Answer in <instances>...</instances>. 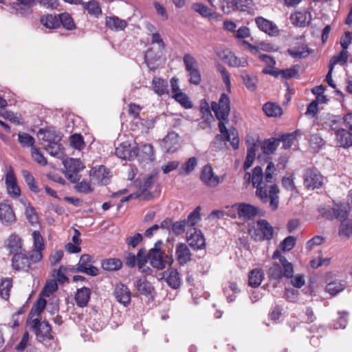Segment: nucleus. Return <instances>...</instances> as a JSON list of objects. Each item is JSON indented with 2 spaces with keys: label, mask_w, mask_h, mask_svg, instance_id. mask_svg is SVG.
<instances>
[{
  "label": "nucleus",
  "mask_w": 352,
  "mask_h": 352,
  "mask_svg": "<svg viewBox=\"0 0 352 352\" xmlns=\"http://www.w3.org/2000/svg\"><path fill=\"white\" fill-rule=\"evenodd\" d=\"M226 7L221 6V9L226 14H229L232 10L241 12H250L252 7V0H226Z\"/></svg>",
  "instance_id": "obj_12"
},
{
  "label": "nucleus",
  "mask_w": 352,
  "mask_h": 352,
  "mask_svg": "<svg viewBox=\"0 0 352 352\" xmlns=\"http://www.w3.org/2000/svg\"><path fill=\"white\" fill-rule=\"evenodd\" d=\"M16 221L14 211L10 204L6 201L0 203V222L3 226H9Z\"/></svg>",
  "instance_id": "obj_17"
},
{
  "label": "nucleus",
  "mask_w": 352,
  "mask_h": 352,
  "mask_svg": "<svg viewBox=\"0 0 352 352\" xmlns=\"http://www.w3.org/2000/svg\"><path fill=\"white\" fill-rule=\"evenodd\" d=\"M309 144L311 148L316 151L323 146L324 141L319 133H312L309 138Z\"/></svg>",
  "instance_id": "obj_64"
},
{
  "label": "nucleus",
  "mask_w": 352,
  "mask_h": 352,
  "mask_svg": "<svg viewBox=\"0 0 352 352\" xmlns=\"http://www.w3.org/2000/svg\"><path fill=\"white\" fill-rule=\"evenodd\" d=\"M12 267L14 271L28 272L31 267L34 259L32 257V253H28L26 250L19 252L14 254L11 259Z\"/></svg>",
  "instance_id": "obj_7"
},
{
  "label": "nucleus",
  "mask_w": 352,
  "mask_h": 352,
  "mask_svg": "<svg viewBox=\"0 0 352 352\" xmlns=\"http://www.w3.org/2000/svg\"><path fill=\"white\" fill-rule=\"evenodd\" d=\"M5 247L9 254L14 255L19 252L25 250L23 247L22 239L16 234H12L6 240Z\"/></svg>",
  "instance_id": "obj_23"
},
{
  "label": "nucleus",
  "mask_w": 352,
  "mask_h": 352,
  "mask_svg": "<svg viewBox=\"0 0 352 352\" xmlns=\"http://www.w3.org/2000/svg\"><path fill=\"white\" fill-rule=\"evenodd\" d=\"M161 146L166 153H173L180 147L178 133H167L162 140Z\"/></svg>",
  "instance_id": "obj_20"
},
{
  "label": "nucleus",
  "mask_w": 352,
  "mask_h": 352,
  "mask_svg": "<svg viewBox=\"0 0 352 352\" xmlns=\"http://www.w3.org/2000/svg\"><path fill=\"white\" fill-rule=\"evenodd\" d=\"M91 290L89 288L82 287L78 289L75 295V300L78 306L85 307L89 301Z\"/></svg>",
  "instance_id": "obj_33"
},
{
  "label": "nucleus",
  "mask_w": 352,
  "mask_h": 352,
  "mask_svg": "<svg viewBox=\"0 0 352 352\" xmlns=\"http://www.w3.org/2000/svg\"><path fill=\"white\" fill-rule=\"evenodd\" d=\"M152 86L155 93L160 96L168 93V82L162 78L154 77L152 80Z\"/></svg>",
  "instance_id": "obj_40"
},
{
  "label": "nucleus",
  "mask_w": 352,
  "mask_h": 352,
  "mask_svg": "<svg viewBox=\"0 0 352 352\" xmlns=\"http://www.w3.org/2000/svg\"><path fill=\"white\" fill-rule=\"evenodd\" d=\"M200 207H197L188 217L187 219H184L186 222V225L190 228L194 226L200 221Z\"/></svg>",
  "instance_id": "obj_55"
},
{
  "label": "nucleus",
  "mask_w": 352,
  "mask_h": 352,
  "mask_svg": "<svg viewBox=\"0 0 352 352\" xmlns=\"http://www.w3.org/2000/svg\"><path fill=\"white\" fill-rule=\"evenodd\" d=\"M32 238L34 240V250L32 252V257L34 259V262H38L42 259L41 252L45 248L43 238L38 230L32 232Z\"/></svg>",
  "instance_id": "obj_24"
},
{
  "label": "nucleus",
  "mask_w": 352,
  "mask_h": 352,
  "mask_svg": "<svg viewBox=\"0 0 352 352\" xmlns=\"http://www.w3.org/2000/svg\"><path fill=\"white\" fill-rule=\"evenodd\" d=\"M344 289V285L340 281H333L328 283L325 290L331 296H335Z\"/></svg>",
  "instance_id": "obj_58"
},
{
  "label": "nucleus",
  "mask_w": 352,
  "mask_h": 352,
  "mask_svg": "<svg viewBox=\"0 0 352 352\" xmlns=\"http://www.w3.org/2000/svg\"><path fill=\"white\" fill-rule=\"evenodd\" d=\"M341 225L339 230L340 236H349L352 234V221L347 219V217L340 221Z\"/></svg>",
  "instance_id": "obj_60"
},
{
  "label": "nucleus",
  "mask_w": 352,
  "mask_h": 352,
  "mask_svg": "<svg viewBox=\"0 0 352 352\" xmlns=\"http://www.w3.org/2000/svg\"><path fill=\"white\" fill-rule=\"evenodd\" d=\"M82 123L81 118L74 115H69L65 119V132H80V131H85V126Z\"/></svg>",
  "instance_id": "obj_25"
},
{
  "label": "nucleus",
  "mask_w": 352,
  "mask_h": 352,
  "mask_svg": "<svg viewBox=\"0 0 352 352\" xmlns=\"http://www.w3.org/2000/svg\"><path fill=\"white\" fill-rule=\"evenodd\" d=\"M82 5L84 9L91 15L98 16L102 14L100 3L96 1L91 0L89 2H83Z\"/></svg>",
  "instance_id": "obj_45"
},
{
  "label": "nucleus",
  "mask_w": 352,
  "mask_h": 352,
  "mask_svg": "<svg viewBox=\"0 0 352 352\" xmlns=\"http://www.w3.org/2000/svg\"><path fill=\"white\" fill-rule=\"evenodd\" d=\"M41 23L49 29H57L59 28L58 15L51 14L43 15L40 19Z\"/></svg>",
  "instance_id": "obj_41"
},
{
  "label": "nucleus",
  "mask_w": 352,
  "mask_h": 352,
  "mask_svg": "<svg viewBox=\"0 0 352 352\" xmlns=\"http://www.w3.org/2000/svg\"><path fill=\"white\" fill-rule=\"evenodd\" d=\"M300 66L298 65H294L292 68L281 69L282 77L285 79H289L296 77L298 75V71Z\"/></svg>",
  "instance_id": "obj_62"
},
{
  "label": "nucleus",
  "mask_w": 352,
  "mask_h": 352,
  "mask_svg": "<svg viewBox=\"0 0 352 352\" xmlns=\"http://www.w3.org/2000/svg\"><path fill=\"white\" fill-rule=\"evenodd\" d=\"M92 257L89 254H82L76 265L75 272L95 276L98 274V269L91 265Z\"/></svg>",
  "instance_id": "obj_13"
},
{
  "label": "nucleus",
  "mask_w": 352,
  "mask_h": 352,
  "mask_svg": "<svg viewBox=\"0 0 352 352\" xmlns=\"http://www.w3.org/2000/svg\"><path fill=\"white\" fill-rule=\"evenodd\" d=\"M113 296L119 303L125 307L128 306L131 302V292L129 287L122 283L115 285Z\"/></svg>",
  "instance_id": "obj_16"
},
{
  "label": "nucleus",
  "mask_w": 352,
  "mask_h": 352,
  "mask_svg": "<svg viewBox=\"0 0 352 352\" xmlns=\"http://www.w3.org/2000/svg\"><path fill=\"white\" fill-rule=\"evenodd\" d=\"M58 289V285L55 280H51L45 284L43 287L41 294L44 296L49 297L52 294L56 292Z\"/></svg>",
  "instance_id": "obj_61"
},
{
  "label": "nucleus",
  "mask_w": 352,
  "mask_h": 352,
  "mask_svg": "<svg viewBox=\"0 0 352 352\" xmlns=\"http://www.w3.org/2000/svg\"><path fill=\"white\" fill-rule=\"evenodd\" d=\"M183 61L185 69L187 72L198 68V63L196 59L190 54H184Z\"/></svg>",
  "instance_id": "obj_59"
},
{
  "label": "nucleus",
  "mask_w": 352,
  "mask_h": 352,
  "mask_svg": "<svg viewBox=\"0 0 352 352\" xmlns=\"http://www.w3.org/2000/svg\"><path fill=\"white\" fill-rule=\"evenodd\" d=\"M194 11L199 13L203 17H208L210 16L211 10L206 6L201 3H195L192 6Z\"/></svg>",
  "instance_id": "obj_63"
},
{
  "label": "nucleus",
  "mask_w": 352,
  "mask_h": 352,
  "mask_svg": "<svg viewBox=\"0 0 352 352\" xmlns=\"http://www.w3.org/2000/svg\"><path fill=\"white\" fill-rule=\"evenodd\" d=\"M272 258L278 261L273 263L269 269L268 274L270 278L279 280L283 277L287 278L293 277V265L285 256H282L280 250H275L273 253Z\"/></svg>",
  "instance_id": "obj_3"
},
{
  "label": "nucleus",
  "mask_w": 352,
  "mask_h": 352,
  "mask_svg": "<svg viewBox=\"0 0 352 352\" xmlns=\"http://www.w3.org/2000/svg\"><path fill=\"white\" fill-rule=\"evenodd\" d=\"M312 50L309 48L307 45H301L298 47H294L288 50L289 54L294 58H305L312 53Z\"/></svg>",
  "instance_id": "obj_35"
},
{
  "label": "nucleus",
  "mask_w": 352,
  "mask_h": 352,
  "mask_svg": "<svg viewBox=\"0 0 352 352\" xmlns=\"http://www.w3.org/2000/svg\"><path fill=\"white\" fill-rule=\"evenodd\" d=\"M12 287V281L11 278H5L2 279L0 283V296L5 300H8L10 297V292Z\"/></svg>",
  "instance_id": "obj_49"
},
{
  "label": "nucleus",
  "mask_w": 352,
  "mask_h": 352,
  "mask_svg": "<svg viewBox=\"0 0 352 352\" xmlns=\"http://www.w3.org/2000/svg\"><path fill=\"white\" fill-rule=\"evenodd\" d=\"M263 278V274L261 270L254 269L250 272L249 285L252 287H258Z\"/></svg>",
  "instance_id": "obj_48"
},
{
  "label": "nucleus",
  "mask_w": 352,
  "mask_h": 352,
  "mask_svg": "<svg viewBox=\"0 0 352 352\" xmlns=\"http://www.w3.org/2000/svg\"><path fill=\"white\" fill-rule=\"evenodd\" d=\"M241 78L249 91H254L257 89L258 78L256 76L249 74L246 71H242Z\"/></svg>",
  "instance_id": "obj_37"
},
{
  "label": "nucleus",
  "mask_w": 352,
  "mask_h": 352,
  "mask_svg": "<svg viewBox=\"0 0 352 352\" xmlns=\"http://www.w3.org/2000/svg\"><path fill=\"white\" fill-rule=\"evenodd\" d=\"M186 237L189 245L194 250H201L206 245L205 239L201 232L195 228L188 230Z\"/></svg>",
  "instance_id": "obj_15"
},
{
  "label": "nucleus",
  "mask_w": 352,
  "mask_h": 352,
  "mask_svg": "<svg viewBox=\"0 0 352 352\" xmlns=\"http://www.w3.org/2000/svg\"><path fill=\"white\" fill-rule=\"evenodd\" d=\"M38 138L47 152L58 159L64 157V148L60 143L62 136L60 133H38Z\"/></svg>",
  "instance_id": "obj_5"
},
{
  "label": "nucleus",
  "mask_w": 352,
  "mask_h": 352,
  "mask_svg": "<svg viewBox=\"0 0 352 352\" xmlns=\"http://www.w3.org/2000/svg\"><path fill=\"white\" fill-rule=\"evenodd\" d=\"M320 214L327 219H337L340 221L344 220L348 213L343 206L335 205L333 208H322L319 209Z\"/></svg>",
  "instance_id": "obj_14"
},
{
  "label": "nucleus",
  "mask_w": 352,
  "mask_h": 352,
  "mask_svg": "<svg viewBox=\"0 0 352 352\" xmlns=\"http://www.w3.org/2000/svg\"><path fill=\"white\" fill-rule=\"evenodd\" d=\"M251 137H248L247 142L248 144V153L246 156V160L243 164V168L245 170L249 169L250 166L252 165L254 157L256 156V150L260 146V142L258 141L257 138H252L253 142H250Z\"/></svg>",
  "instance_id": "obj_27"
},
{
  "label": "nucleus",
  "mask_w": 352,
  "mask_h": 352,
  "mask_svg": "<svg viewBox=\"0 0 352 352\" xmlns=\"http://www.w3.org/2000/svg\"><path fill=\"white\" fill-rule=\"evenodd\" d=\"M166 282L173 289H177L182 283L180 274L176 269L169 268L163 273Z\"/></svg>",
  "instance_id": "obj_28"
},
{
  "label": "nucleus",
  "mask_w": 352,
  "mask_h": 352,
  "mask_svg": "<svg viewBox=\"0 0 352 352\" xmlns=\"http://www.w3.org/2000/svg\"><path fill=\"white\" fill-rule=\"evenodd\" d=\"M175 256L177 261L181 265H186L191 260V253L186 244L179 243L177 245Z\"/></svg>",
  "instance_id": "obj_31"
},
{
  "label": "nucleus",
  "mask_w": 352,
  "mask_h": 352,
  "mask_svg": "<svg viewBox=\"0 0 352 352\" xmlns=\"http://www.w3.org/2000/svg\"><path fill=\"white\" fill-rule=\"evenodd\" d=\"M106 26L111 30L120 31L127 26V23L125 20L116 16H107L106 17Z\"/></svg>",
  "instance_id": "obj_34"
},
{
  "label": "nucleus",
  "mask_w": 352,
  "mask_h": 352,
  "mask_svg": "<svg viewBox=\"0 0 352 352\" xmlns=\"http://www.w3.org/2000/svg\"><path fill=\"white\" fill-rule=\"evenodd\" d=\"M66 170L69 172H80L84 168V165L79 159L68 158L63 161Z\"/></svg>",
  "instance_id": "obj_42"
},
{
  "label": "nucleus",
  "mask_w": 352,
  "mask_h": 352,
  "mask_svg": "<svg viewBox=\"0 0 352 352\" xmlns=\"http://www.w3.org/2000/svg\"><path fill=\"white\" fill-rule=\"evenodd\" d=\"M162 245V241H157L154 247L149 250L148 255L144 248H141L138 250L135 256L137 265L139 269H142L145 265L148 258L150 260L151 265L158 270H162L165 268L167 265H171L173 263V260L172 257L165 254L164 252L161 251Z\"/></svg>",
  "instance_id": "obj_2"
},
{
  "label": "nucleus",
  "mask_w": 352,
  "mask_h": 352,
  "mask_svg": "<svg viewBox=\"0 0 352 352\" xmlns=\"http://www.w3.org/2000/svg\"><path fill=\"white\" fill-rule=\"evenodd\" d=\"M122 266V261L118 258H108L102 261V267L106 271H116Z\"/></svg>",
  "instance_id": "obj_46"
},
{
  "label": "nucleus",
  "mask_w": 352,
  "mask_h": 352,
  "mask_svg": "<svg viewBox=\"0 0 352 352\" xmlns=\"http://www.w3.org/2000/svg\"><path fill=\"white\" fill-rule=\"evenodd\" d=\"M22 175L30 190L36 193L39 192L40 190L35 184L33 175L26 170H22Z\"/></svg>",
  "instance_id": "obj_54"
},
{
  "label": "nucleus",
  "mask_w": 352,
  "mask_h": 352,
  "mask_svg": "<svg viewBox=\"0 0 352 352\" xmlns=\"http://www.w3.org/2000/svg\"><path fill=\"white\" fill-rule=\"evenodd\" d=\"M162 56V50L155 52L153 48H148L144 54V62L150 70L155 71L157 68L156 62Z\"/></svg>",
  "instance_id": "obj_32"
},
{
  "label": "nucleus",
  "mask_w": 352,
  "mask_h": 352,
  "mask_svg": "<svg viewBox=\"0 0 352 352\" xmlns=\"http://www.w3.org/2000/svg\"><path fill=\"white\" fill-rule=\"evenodd\" d=\"M173 98L185 109H191L193 107L189 97L182 91H179L174 94Z\"/></svg>",
  "instance_id": "obj_52"
},
{
  "label": "nucleus",
  "mask_w": 352,
  "mask_h": 352,
  "mask_svg": "<svg viewBox=\"0 0 352 352\" xmlns=\"http://www.w3.org/2000/svg\"><path fill=\"white\" fill-rule=\"evenodd\" d=\"M59 28L63 27L68 30L76 29V24L72 16L67 12H63L58 14Z\"/></svg>",
  "instance_id": "obj_43"
},
{
  "label": "nucleus",
  "mask_w": 352,
  "mask_h": 352,
  "mask_svg": "<svg viewBox=\"0 0 352 352\" xmlns=\"http://www.w3.org/2000/svg\"><path fill=\"white\" fill-rule=\"evenodd\" d=\"M157 179V174L152 173L148 175V176L144 177L142 179L136 180L135 186L138 188L140 192L137 194L135 196L134 195L131 194L121 199V202H126L134 197H139L142 199L150 200L154 198L155 195L153 192L150 191V190L155 185Z\"/></svg>",
  "instance_id": "obj_6"
},
{
  "label": "nucleus",
  "mask_w": 352,
  "mask_h": 352,
  "mask_svg": "<svg viewBox=\"0 0 352 352\" xmlns=\"http://www.w3.org/2000/svg\"><path fill=\"white\" fill-rule=\"evenodd\" d=\"M255 22L259 30L268 35L275 36L279 34V29L274 22L262 16L256 17Z\"/></svg>",
  "instance_id": "obj_22"
},
{
  "label": "nucleus",
  "mask_w": 352,
  "mask_h": 352,
  "mask_svg": "<svg viewBox=\"0 0 352 352\" xmlns=\"http://www.w3.org/2000/svg\"><path fill=\"white\" fill-rule=\"evenodd\" d=\"M197 159L195 157H190L188 161L179 168V174L187 175L190 174L197 166Z\"/></svg>",
  "instance_id": "obj_50"
},
{
  "label": "nucleus",
  "mask_w": 352,
  "mask_h": 352,
  "mask_svg": "<svg viewBox=\"0 0 352 352\" xmlns=\"http://www.w3.org/2000/svg\"><path fill=\"white\" fill-rule=\"evenodd\" d=\"M323 182V177L317 170H307L304 175V185L310 189L320 188Z\"/></svg>",
  "instance_id": "obj_18"
},
{
  "label": "nucleus",
  "mask_w": 352,
  "mask_h": 352,
  "mask_svg": "<svg viewBox=\"0 0 352 352\" xmlns=\"http://www.w3.org/2000/svg\"><path fill=\"white\" fill-rule=\"evenodd\" d=\"M21 202L23 204L24 208H25V214L27 219L32 224L36 223L38 218L34 207H32L29 203H26L22 199L21 200Z\"/></svg>",
  "instance_id": "obj_53"
},
{
  "label": "nucleus",
  "mask_w": 352,
  "mask_h": 352,
  "mask_svg": "<svg viewBox=\"0 0 352 352\" xmlns=\"http://www.w3.org/2000/svg\"><path fill=\"white\" fill-rule=\"evenodd\" d=\"M339 146L344 148L352 146V133H336Z\"/></svg>",
  "instance_id": "obj_56"
},
{
  "label": "nucleus",
  "mask_w": 352,
  "mask_h": 352,
  "mask_svg": "<svg viewBox=\"0 0 352 352\" xmlns=\"http://www.w3.org/2000/svg\"><path fill=\"white\" fill-rule=\"evenodd\" d=\"M70 146L79 151L85 147V141L80 133H73L69 138Z\"/></svg>",
  "instance_id": "obj_51"
},
{
  "label": "nucleus",
  "mask_w": 352,
  "mask_h": 352,
  "mask_svg": "<svg viewBox=\"0 0 352 352\" xmlns=\"http://www.w3.org/2000/svg\"><path fill=\"white\" fill-rule=\"evenodd\" d=\"M211 109L219 122V132H229L226 126L230 112V100L229 96L223 93L221 94L218 102H212Z\"/></svg>",
  "instance_id": "obj_4"
},
{
  "label": "nucleus",
  "mask_w": 352,
  "mask_h": 352,
  "mask_svg": "<svg viewBox=\"0 0 352 352\" xmlns=\"http://www.w3.org/2000/svg\"><path fill=\"white\" fill-rule=\"evenodd\" d=\"M135 287L138 293L146 297L153 298L155 288L146 278H139L135 281Z\"/></svg>",
  "instance_id": "obj_30"
},
{
  "label": "nucleus",
  "mask_w": 352,
  "mask_h": 352,
  "mask_svg": "<svg viewBox=\"0 0 352 352\" xmlns=\"http://www.w3.org/2000/svg\"><path fill=\"white\" fill-rule=\"evenodd\" d=\"M263 110L268 117H280L283 114L282 107L274 103L268 102L263 107Z\"/></svg>",
  "instance_id": "obj_39"
},
{
  "label": "nucleus",
  "mask_w": 352,
  "mask_h": 352,
  "mask_svg": "<svg viewBox=\"0 0 352 352\" xmlns=\"http://www.w3.org/2000/svg\"><path fill=\"white\" fill-rule=\"evenodd\" d=\"M211 106L210 107L208 102L206 99L200 100V111L202 114V117L206 121L213 120V116L211 113Z\"/></svg>",
  "instance_id": "obj_57"
},
{
  "label": "nucleus",
  "mask_w": 352,
  "mask_h": 352,
  "mask_svg": "<svg viewBox=\"0 0 352 352\" xmlns=\"http://www.w3.org/2000/svg\"><path fill=\"white\" fill-rule=\"evenodd\" d=\"M290 20L292 24L296 26L306 27L309 24L311 20V13L307 10L299 11L292 14Z\"/></svg>",
  "instance_id": "obj_29"
},
{
  "label": "nucleus",
  "mask_w": 352,
  "mask_h": 352,
  "mask_svg": "<svg viewBox=\"0 0 352 352\" xmlns=\"http://www.w3.org/2000/svg\"><path fill=\"white\" fill-rule=\"evenodd\" d=\"M280 139L270 138L265 140L261 144L263 152L266 155L272 154L279 145Z\"/></svg>",
  "instance_id": "obj_44"
},
{
  "label": "nucleus",
  "mask_w": 352,
  "mask_h": 352,
  "mask_svg": "<svg viewBox=\"0 0 352 352\" xmlns=\"http://www.w3.org/2000/svg\"><path fill=\"white\" fill-rule=\"evenodd\" d=\"M200 179L206 186L215 188L224 181V177L216 175L211 166L206 165L201 171Z\"/></svg>",
  "instance_id": "obj_10"
},
{
  "label": "nucleus",
  "mask_w": 352,
  "mask_h": 352,
  "mask_svg": "<svg viewBox=\"0 0 352 352\" xmlns=\"http://www.w3.org/2000/svg\"><path fill=\"white\" fill-rule=\"evenodd\" d=\"M90 177L100 185H107L109 180V172L104 166L93 168L90 170Z\"/></svg>",
  "instance_id": "obj_26"
},
{
  "label": "nucleus",
  "mask_w": 352,
  "mask_h": 352,
  "mask_svg": "<svg viewBox=\"0 0 352 352\" xmlns=\"http://www.w3.org/2000/svg\"><path fill=\"white\" fill-rule=\"evenodd\" d=\"M5 183L8 194L12 197H17L21 195V190L16 182V178L12 167L6 173Z\"/></svg>",
  "instance_id": "obj_21"
},
{
  "label": "nucleus",
  "mask_w": 352,
  "mask_h": 352,
  "mask_svg": "<svg viewBox=\"0 0 352 352\" xmlns=\"http://www.w3.org/2000/svg\"><path fill=\"white\" fill-rule=\"evenodd\" d=\"M258 230L262 233V239L270 240L272 239L274 234L273 227L265 219H260L257 221Z\"/></svg>",
  "instance_id": "obj_38"
},
{
  "label": "nucleus",
  "mask_w": 352,
  "mask_h": 352,
  "mask_svg": "<svg viewBox=\"0 0 352 352\" xmlns=\"http://www.w3.org/2000/svg\"><path fill=\"white\" fill-rule=\"evenodd\" d=\"M30 328L36 333V339L39 342L52 339V329L48 322H41L38 318L33 319L30 322Z\"/></svg>",
  "instance_id": "obj_8"
},
{
  "label": "nucleus",
  "mask_w": 352,
  "mask_h": 352,
  "mask_svg": "<svg viewBox=\"0 0 352 352\" xmlns=\"http://www.w3.org/2000/svg\"><path fill=\"white\" fill-rule=\"evenodd\" d=\"M236 133H219L216 135L212 146L215 151H221L227 148L228 142L231 139L230 135H236Z\"/></svg>",
  "instance_id": "obj_36"
},
{
  "label": "nucleus",
  "mask_w": 352,
  "mask_h": 352,
  "mask_svg": "<svg viewBox=\"0 0 352 352\" xmlns=\"http://www.w3.org/2000/svg\"><path fill=\"white\" fill-rule=\"evenodd\" d=\"M232 208L237 212L239 218L243 221L252 219L257 215L259 210L258 208L245 203L235 204Z\"/></svg>",
  "instance_id": "obj_11"
},
{
  "label": "nucleus",
  "mask_w": 352,
  "mask_h": 352,
  "mask_svg": "<svg viewBox=\"0 0 352 352\" xmlns=\"http://www.w3.org/2000/svg\"><path fill=\"white\" fill-rule=\"evenodd\" d=\"M252 182L256 188V195L263 203L270 201V206L273 210L278 207L279 188L276 184H272L270 187L269 193L266 184L263 182V173L260 166H256L252 170Z\"/></svg>",
  "instance_id": "obj_1"
},
{
  "label": "nucleus",
  "mask_w": 352,
  "mask_h": 352,
  "mask_svg": "<svg viewBox=\"0 0 352 352\" xmlns=\"http://www.w3.org/2000/svg\"><path fill=\"white\" fill-rule=\"evenodd\" d=\"M318 124L322 126L321 129L317 130H326L333 132H346V130L340 127V122L335 116L327 115L320 119Z\"/></svg>",
  "instance_id": "obj_19"
},
{
  "label": "nucleus",
  "mask_w": 352,
  "mask_h": 352,
  "mask_svg": "<svg viewBox=\"0 0 352 352\" xmlns=\"http://www.w3.org/2000/svg\"><path fill=\"white\" fill-rule=\"evenodd\" d=\"M349 58L347 50L342 49L338 55L331 58L329 60V67L334 68L336 64L344 65L346 63Z\"/></svg>",
  "instance_id": "obj_47"
},
{
  "label": "nucleus",
  "mask_w": 352,
  "mask_h": 352,
  "mask_svg": "<svg viewBox=\"0 0 352 352\" xmlns=\"http://www.w3.org/2000/svg\"><path fill=\"white\" fill-rule=\"evenodd\" d=\"M116 155L122 160H133L138 155L137 144L135 142L129 141L119 144L116 148Z\"/></svg>",
  "instance_id": "obj_9"
}]
</instances>
